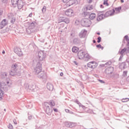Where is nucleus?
I'll use <instances>...</instances> for the list:
<instances>
[{
    "instance_id": "obj_1",
    "label": "nucleus",
    "mask_w": 129,
    "mask_h": 129,
    "mask_svg": "<svg viewBox=\"0 0 129 129\" xmlns=\"http://www.w3.org/2000/svg\"><path fill=\"white\" fill-rule=\"evenodd\" d=\"M87 66L89 68L94 69L98 66V63L96 61H90L87 64Z\"/></svg>"
},
{
    "instance_id": "obj_2",
    "label": "nucleus",
    "mask_w": 129,
    "mask_h": 129,
    "mask_svg": "<svg viewBox=\"0 0 129 129\" xmlns=\"http://www.w3.org/2000/svg\"><path fill=\"white\" fill-rule=\"evenodd\" d=\"M64 14L67 17H72V16H74V11L73 10L69 9L64 12Z\"/></svg>"
},
{
    "instance_id": "obj_3",
    "label": "nucleus",
    "mask_w": 129,
    "mask_h": 129,
    "mask_svg": "<svg viewBox=\"0 0 129 129\" xmlns=\"http://www.w3.org/2000/svg\"><path fill=\"white\" fill-rule=\"evenodd\" d=\"M85 55V52L83 50H81L78 52V57L79 59H84V56Z\"/></svg>"
},
{
    "instance_id": "obj_4",
    "label": "nucleus",
    "mask_w": 129,
    "mask_h": 129,
    "mask_svg": "<svg viewBox=\"0 0 129 129\" xmlns=\"http://www.w3.org/2000/svg\"><path fill=\"white\" fill-rule=\"evenodd\" d=\"M15 52L16 53L18 56H23V52H22V50L19 47H16L15 49Z\"/></svg>"
},
{
    "instance_id": "obj_5",
    "label": "nucleus",
    "mask_w": 129,
    "mask_h": 129,
    "mask_svg": "<svg viewBox=\"0 0 129 129\" xmlns=\"http://www.w3.org/2000/svg\"><path fill=\"white\" fill-rule=\"evenodd\" d=\"M115 12L114 9H112V10L107 11L105 15L106 17H109L110 16H113Z\"/></svg>"
},
{
    "instance_id": "obj_6",
    "label": "nucleus",
    "mask_w": 129,
    "mask_h": 129,
    "mask_svg": "<svg viewBox=\"0 0 129 129\" xmlns=\"http://www.w3.org/2000/svg\"><path fill=\"white\" fill-rule=\"evenodd\" d=\"M7 25H8V22L7 21V20L4 19L2 20L0 24V29H3V28H4V27L5 26H7Z\"/></svg>"
},
{
    "instance_id": "obj_7",
    "label": "nucleus",
    "mask_w": 129,
    "mask_h": 129,
    "mask_svg": "<svg viewBox=\"0 0 129 129\" xmlns=\"http://www.w3.org/2000/svg\"><path fill=\"white\" fill-rule=\"evenodd\" d=\"M92 57L91 56V55H90L88 53H86V52L85 53L84 59H85V61H89V60H90V59H92Z\"/></svg>"
},
{
    "instance_id": "obj_8",
    "label": "nucleus",
    "mask_w": 129,
    "mask_h": 129,
    "mask_svg": "<svg viewBox=\"0 0 129 129\" xmlns=\"http://www.w3.org/2000/svg\"><path fill=\"white\" fill-rule=\"evenodd\" d=\"M53 112V110H52V108H50L49 106H47L46 107V112L47 114L48 115H51L52 114V112Z\"/></svg>"
},
{
    "instance_id": "obj_9",
    "label": "nucleus",
    "mask_w": 129,
    "mask_h": 129,
    "mask_svg": "<svg viewBox=\"0 0 129 129\" xmlns=\"http://www.w3.org/2000/svg\"><path fill=\"white\" fill-rule=\"evenodd\" d=\"M75 4V1L74 0H70L66 3L67 7H71V6Z\"/></svg>"
},
{
    "instance_id": "obj_10",
    "label": "nucleus",
    "mask_w": 129,
    "mask_h": 129,
    "mask_svg": "<svg viewBox=\"0 0 129 129\" xmlns=\"http://www.w3.org/2000/svg\"><path fill=\"white\" fill-rule=\"evenodd\" d=\"M18 4V8L19 10H22L23 9V7H24V3L22 1H19Z\"/></svg>"
},
{
    "instance_id": "obj_11",
    "label": "nucleus",
    "mask_w": 129,
    "mask_h": 129,
    "mask_svg": "<svg viewBox=\"0 0 129 129\" xmlns=\"http://www.w3.org/2000/svg\"><path fill=\"white\" fill-rule=\"evenodd\" d=\"M11 3L12 4L13 7H14V8H16V7H17L18 5L19 0H11Z\"/></svg>"
},
{
    "instance_id": "obj_12",
    "label": "nucleus",
    "mask_w": 129,
    "mask_h": 129,
    "mask_svg": "<svg viewBox=\"0 0 129 129\" xmlns=\"http://www.w3.org/2000/svg\"><path fill=\"white\" fill-rule=\"evenodd\" d=\"M42 71V66L40 65L38 67H37L36 68V72L38 74Z\"/></svg>"
},
{
    "instance_id": "obj_13",
    "label": "nucleus",
    "mask_w": 129,
    "mask_h": 129,
    "mask_svg": "<svg viewBox=\"0 0 129 129\" xmlns=\"http://www.w3.org/2000/svg\"><path fill=\"white\" fill-rule=\"evenodd\" d=\"M72 51L73 53H77L79 51V48L77 46H74L72 48Z\"/></svg>"
},
{
    "instance_id": "obj_14",
    "label": "nucleus",
    "mask_w": 129,
    "mask_h": 129,
    "mask_svg": "<svg viewBox=\"0 0 129 129\" xmlns=\"http://www.w3.org/2000/svg\"><path fill=\"white\" fill-rule=\"evenodd\" d=\"M120 11H121V7H118L115 9L114 13H115V14H118L120 13Z\"/></svg>"
},
{
    "instance_id": "obj_15",
    "label": "nucleus",
    "mask_w": 129,
    "mask_h": 129,
    "mask_svg": "<svg viewBox=\"0 0 129 129\" xmlns=\"http://www.w3.org/2000/svg\"><path fill=\"white\" fill-rule=\"evenodd\" d=\"M87 23H88V19L85 18L82 20V24H83L84 26H86L87 25Z\"/></svg>"
},
{
    "instance_id": "obj_16",
    "label": "nucleus",
    "mask_w": 129,
    "mask_h": 129,
    "mask_svg": "<svg viewBox=\"0 0 129 129\" xmlns=\"http://www.w3.org/2000/svg\"><path fill=\"white\" fill-rule=\"evenodd\" d=\"M96 17V15L94 13H92L89 16V19L90 20H94V19H95V17Z\"/></svg>"
},
{
    "instance_id": "obj_17",
    "label": "nucleus",
    "mask_w": 129,
    "mask_h": 129,
    "mask_svg": "<svg viewBox=\"0 0 129 129\" xmlns=\"http://www.w3.org/2000/svg\"><path fill=\"white\" fill-rule=\"evenodd\" d=\"M47 87L48 90H53V85L51 84H48L47 85Z\"/></svg>"
},
{
    "instance_id": "obj_18",
    "label": "nucleus",
    "mask_w": 129,
    "mask_h": 129,
    "mask_svg": "<svg viewBox=\"0 0 129 129\" xmlns=\"http://www.w3.org/2000/svg\"><path fill=\"white\" fill-rule=\"evenodd\" d=\"M93 9V6L92 5H89L86 8V11H91V10Z\"/></svg>"
},
{
    "instance_id": "obj_19",
    "label": "nucleus",
    "mask_w": 129,
    "mask_h": 129,
    "mask_svg": "<svg viewBox=\"0 0 129 129\" xmlns=\"http://www.w3.org/2000/svg\"><path fill=\"white\" fill-rule=\"evenodd\" d=\"M4 93L5 92H4V90H3V89H0V99L3 98V96H4Z\"/></svg>"
},
{
    "instance_id": "obj_20",
    "label": "nucleus",
    "mask_w": 129,
    "mask_h": 129,
    "mask_svg": "<svg viewBox=\"0 0 129 129\" xmlns=\"http://www.w3.org/2000/svg\"><path fill=\"white\" fill-rule=\"evenodd\" d=\"M103 5L106 6V7H108L109 6V4L108 3V0H104Z\"/></svg>"
},
{
    "instance_id": "obj_21",
    "label": "nucleus",
    "mask_w": 129,
    "mask_h": 129,
    "mask_svg": "<svg viewBox=\"0 0 129 129\" xmlns=\"http://www.w3.org/2000/svg\"><path fill=\"white\" fill-rule=\"evenodd\" d=\"M34 28H35V23H31L29 25V29L31 30L32 29H34Z\"/></svg>"
},
{
    "instance_id": "obj_22",
    "label": "nucleus",
    "mask_w": 129,
    "mask_h": 129,
    "mask_svg": "<svg viewBox=\"0 0 129 129\" xmlns=\"http://www.w3.org/2000/svg\"><path fill=\"white\" fill-rule=\"evenodd\" d=\"M70 127H74V126H76V123H69Z\"/></svg>"
},
{
    "instance_id": "obj_23",
    "label": "nucleus",
    "mask_w": 129,
    "mask_h": 129,
    "mask_svg": "<svg viewBox=\"0 0 129 129\" xmlns=\"http://www.w3.org/2000/svg\"><path fill=\"white\" fill-rule=\"evenodd\" d=\"M49 103L51 106H55V102L53 100H50Z\"/></svg>"
},
{
    "instance_id": "obj_24",
    "label": "nucleus",
    "mask_w": 129,
    "mask_h": 129,
    "mask_svg": "<svg viewBox=\"0 0 129 129\" xmlns=\"http://www.w3.org/2000/svg\"><path fill=\"white\" fill-rule=\"evenodd\" d=\"M17 67H18V65L17 64H13L12 66V69H13V70H15Z\"/></svg>"
},
{
    "instance_id": "obj_25",
    "label": "nucleus",
    "mask_w": 129,
    "mask_h": 129,
    "mask_svg": "<svg viewBox=\"0 0 129 129\" xmlns=\"http://www.w3.org/2000/svg\"><path fill=\"white\" fill-rule=\"evenodd\" d=\"M125 51H126V48H123V49H122L120 52V54H121V55H122V54H123Z\"/></svg>"
},
{
    "instance_id": "obj_26",
    "label": "nucleus",
    "mask_w": 129,
    "mask_h": 129,
    "mask_svg": "<svg viewBox=\"0 0 129 129\" xmlns=\"http://www.w3.org/2000/svg\"><path fill=\"white\" fill-rule=\"evenodd\" d=\"M29 89H30V90H34V89H35V86H34V85H30L29 86Z\"/></svg>"
},
{
    "instance_id": "obj_27",
    "label": "nucleus",
    "mask_w": 129,
    "mask_h": 129,
    "mask_svg": "<svg viewBox=\"0 0 129 129\" xmlns=\"http://www.w3.org/2000/svg\"><path fill=\"white\" fill-rule=\"evenodd\" d=\"M124 39H125V40H126V41L127 42H128V43H129V38H128V36L125 35V36H124Z\"/></svg>"
},
{
    "instance_id": "obj_28",
    "label": "nucleus",
    "mask_w": 129,
    "mask_h": 129,
    "mask_svg": "<svg viewBox=\"0 0 129 129\" xmlns=\"http://www.w3.org/2000/svg\"><path fill=\"white\" fill-rule=\"evenodd\" d=\"M129 101V99L128 98H125V99H122V102H126L127 101Z\"/></svg>"
},
{
    "instance_id": "obj_29",
    "label": "nucleus",
    "mask_w": 129,
    "mask_h": 129,
    "mask_svg": "<svg viewBox=\"0 0 129 129\" xmlns=\"http://www.w3.org/2000/svg\"><path fill=\"white\" fill-rule=\"evenodd\" d=\"M96 47L97 48H100V49H102V50L103 49V47H102L100 44L96 45Z\"/></svg>"
},
{
    "instance_id": "obj_30",
    "label": "nucleus",
    "mask_w": 129,
    "mask_h": 129,
    "mask_svg": "<svg viewBox=\"0 0 129 129\" xmlns=\"http://www.w3.org/2000/svg\"><path fill=\"white\" fill-rule=\"evenodd\" d=\"M97 40V43H100V42H101V37H100V36L98 37Z\"/></svg>"
},
{
    "instance_id": "obj_31",
    "label": "nucleus",
    "mask_w": 129,
    "mask_h": 129,
    "mask_svg": "<svg viewBox=\"0 0 129 129\" xmlns=\"http://www.w3.org/2000/svg\"><path fill=\"white\" fill-rule=\"evenodd\" d=\"M8 128L13 129L14 128V127L13 126V125H12V124H9L8 125Z\"/></svg>"
},
{
    "instance_id": "obj_32",
    "label": "nucleus",
    "mask_w": 129,
    "mask_h": 129,
    "mask_svg": "<svg viewBox=\"0 0 129 129\" xmlns=\"http://www.w3.org/2000/svg\"><path fill=\"white\" fill-rule=\"evenodd\" d=\"M3 13H4L3 9H2V7H0V17L3 15Z\"/></svg>"
},
{
    "instance_id": "obj_33",
    "label": "nucleus",
    "mask_w": 129,
    "mask_h": 129,
    "mask_svg": "<svg viewBox=\"0 0 129 129\" xmlns=\"http://www.w3.org/2000/svg\"><path fill=\"white\" fill-rule=\"evenodd\" d=\"M46 6H44L43 8H42V12L43 13H45L46 12Z\"/></svg>"
},
{
    "instance_id": "obj_34",
    "label": "nucleus",
    "mask_w": 129,
    "mask_h": 129,
    "mask_svg": "<svg viewBox=\"0 0 129 129\" xmlns=\"http://www.w3.org/2000/svg\"><path fill=\"white\" fill-rule=\"evenodd\" d=\"M8 0H3V3L6 4V3H8Z\"/></svg>"
},
{
    "instance_id": "obj_35",
    "label": "nucleus",
    "mask_w": 129,
    "mask_h": 129,
    "mask_svg": "<svg viewBox=\"0 0 129 129\" xmlns=\"http://www.w3.org/2000/svg\"><path fill=\"white\" fill-rule=\"evenodd\" d=\"M98 81H99V82H101V83H104V81L101 80H99Z\"/></svg>"
},
{
    "instance_id": "obj_36",
    "label": "nucleus",
    "mask_w": 129,
    "mask_h": 129,
    "mask_svg": "<svg viewBox=\"0 0 129 129\" xmlns=\"http://www.w3.org/2000/svg\"><path fill=\"white\" fill-rule=\"evenodd\" d=\"M53 110L54 111H55V112H57L58 111V109H56V108H53Z\"/></svg>"
},
{
    "instance_id": "obj_37",
    "label": "nucleus",
    "mask_w": 129,
    "mask_h": 129,
    "mask_svg": "<svg viewBox=\"0 0 129 129\" xmlns=\"http://www.w3.org/2000/svg\"><path fill=\"white\" fill-rule=\"evenodd\" d=\"M63 3H68V0H62Z\"/></svg>"
},
{
    "instance_id": "obj_38",
    "label": "nucleus",
    "mask_w": 129,
    "mask_h": 129,
    "mask_svg": "<svg viewBox=\"0 0 129 129\" xmlns=\"http://www.w3.org/2000/svg\"><path fill=\"white\" fill-rule=\"evenodd\" d=\"M32 16H33V14L32 13H30L29 15V17H30V18H32Z\"/></svg>"
},
{
    "instance_id": "obj_39",
    "label": "nucleus",
    "mask_w": 129,
    "mask_h": 129,
    "mask_svg": "<svg viewBox=\"0 0 129 129\" xmlns=\"http://www.w3.org/2000/svg\"><path fill=\"white\" fill-rule=\"evenodd\" d=\"M13 121H14L15 124H18V123H17V121L16 120H14Z\"/></svg>"
},
{
    "instance_id": "obj_40",
    "label": "nucleus",
    "mask_w": 129,
    "mask_h": 129,
    "mask_svg": "<svg viewBox=\"0 0 129 129\" xmlns=\"http://www.w3.org/2000/svg\"><path fill=\"white\" fill-rule=\"evenodd\" d=\"M87 2L88 3H92V0H87Z\"/></svg>"
},
{
    "instance_id": "obj_41",
    "label": "nucleus",
    "mask_w": 129,
    "mask_h": 129,
    "mask_svg": "<svg viewBox=\"0 0 129 129\" xmlns=\"http://www.w3.org/2000/svg\"><path fill=\"white\" fill-rule=\"evenodd\" d=\"M60 76H63V73H60Z\"/></svg>"
},
{
    "instance_id": "obj_42",
    "label": "nucleus",
    "mask_w": 129,
    "mask_h": 129,
    "mask_svg": "<svg viewBox=\"0 0 129 129\" xmlns=\"http://www.w3.org/2000/svg\"><path fill=\"white\" fill-rule=\"evenodd\" d=\"M67 23H69V20H68V19L67 20Z\"/></svg>"
},
{
    "instance_id": "obj_43",
    "label": "nucleus",
    "mask_w": 129,
    "mask_h": 129,
    "mask_svg": "<svg viewBox=\"0 0 129 129\" xmlns=\"http://www.w3.org/2000/svg\"><path fill=\"white\" fill-rule=\"evenodd\" d=\"M97 35H100V33H99V32H98V33H97Z\"/></svg>"
},
{
    "instance_id": "obj_44",
    "label": "nucleus",
    "mask_w": 129,
    "mask_h": 129,
    "mask_svg": "<svg viewBox=\"0 0 129 129\" xmlns=\"http://www.w3.org/2000/svg\"><path fill=\"white\" fill-rule=\"evenodd\" d=\"M6 52L5 51H3V54H5Z\"/></svg>"
},
{
    "instance_id": "obj_45",
    "label": "nucleus",
    "mask_w": 129,
    "mask_h": 129,
    "mask_svg": "<svg viewBox=\"0 0 129 129\" xmlns=\"http://www.w3.org/2000/svg\"><path fill=\"white\" fill-rule=\"evenodd\" d=\"M9 83H10V82H9V81H7V84H9Z\"/></svg>"
},
{
    "instance_id": "obj_46",
    "label": "nucleus",
    "mask_w": 129,
    "mask_h": 129,
    "mask_svg": "<svg viewBox=\"0 0 129 129\" xmlns=\"http://www.w3.org/2000/svg\"><path fill=\"white\" fill-rule=\"evenodd\" d=\"M123 2H124L123 0H121V3H123Z\"/></svg>"
},
{
    "instance_id": "obj_47",
    "label": "nucleus",
    "mask_w": 129,
    "mask_h": 129,
    "mask_svg": "<svg viewBox=\"0 0 129 129\" xmlns=\"http://www.w3.org/2000/svg\"><path fill=\"white\" fill-rule=\"evenodd\" d=\"M100 8H103V6H102V5H101V6H100Z\"/></svg>"
},
{
    "instance_id": "obj_48",
    "label": "nucleus",
    "mask_w": 129,
    "mask_h": 129,
    "mask_svg": "<svg viewBox=\"0 0 129 129\" xmlns=\"http://www.w3.org/2000/svg\"><path fill=\"white\" fill-rule=\"evenodd\" d=\"M95 40H93V43H95Z\"/></svg>"
}]
</instances>
